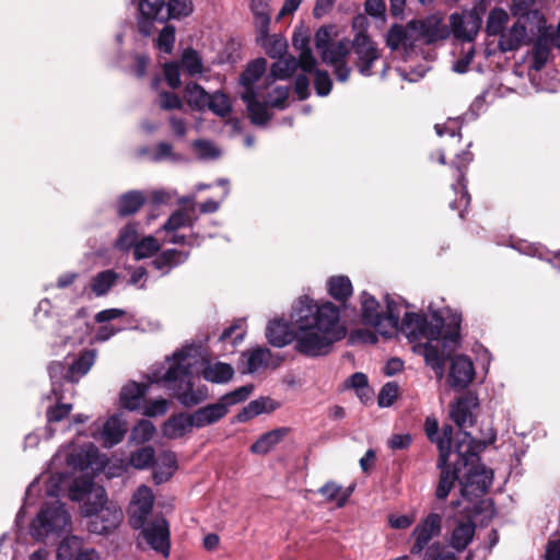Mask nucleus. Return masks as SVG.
Instances as JSON below:
<instances>
[{"mask_svg":"<svg viewBox=\"0 0 560 560\" xmlns=\"http://www.w3.org/2000/svg\"><path fill=\"white\" fill-rule=\"evenodd\" d=\"M477 407V396L467 393L451 406V418L460 430L471 427L475 422L472 410Z\"/></svg>","mask_w":560,"mask_h":560,"instance_id":"14","label":"nucleus"},{"mask_svg":"<svg viewBox=\"0 0 560 560\" xmlns=\"http://www.w3.org/2000/svg\"><path fill=\"white\" fill-rule=\"evenodd\" d=\"M445 325L444 318L434 312L430 319L423 314L406 313L401 329L408 338L416 340L425 338L428 342L423 345V357L425 363L435 372L438 377H443L445 361L448 357L444 350H440L438 345L432 341H439Z\"/></svg>","mask_w":560,"mask_h":560,"instance_id":"4","label":"nucleus"},{"mask_svg":"<svg viewBox=\"0 0 560 560\" xmlns=\"http://www.w3.org/2000/svg\"><path fill=\"white\" fill-rule=\"evenodd\" d=\"M228 415V409L218 400L208 404L191 412V422L196 429H201L218 423Z\"/></svg>","mask_w":560,"mask_h":560,"instance_id":"17","label":"nucleus"},{"mask_svg":"<svg viewBox=\"0 0 560 560\" xmlns=\"http://www.w3.org/2000/svg\"><path fill=\"white\" fill-rule=\"evenodd\" d=\"M180 65L190 77L200 74L203 70V63L200 55L192 48H186L183 51Z\"/></svg>","mask_w":560,"mask_h":560,"instance_id":"52","label":"nucleus"},{"mask_svg":"<svg viewBox=\"0 0 560 560\" xmlns=\"http://www.w3.org/2000/svg\"><path fill=\"white\" fill-rule=\"evenodd\" d=\"M118 275L114 270L98 272L91 280V290L96 296L105 295L115 284Z\"/></svg>","mask_w":560,"mask_h":560,"instance_id":"46","label":"nucleus"},{"mask_svg":"<svg viewBox=\"0 0 560 560\" xmlns=\"http://www.w3.org/2000/svg\"><path fill=\"white\" fill-rule=\"evenodd\" d=\"M138 242V224L128 223L124 226L115 242V247L122 252H128L130 248H135Z\"/></svg>","mask_w":560,"mask_h":560,"instance_id":"50","label":"nucleus"},{"mask_svg":"<svg viewBox=\"0 0 560 560\" xmlns=\"http://www.w3.org/2000/svg\"><path fill=\"white\" fill-rule=\"evenodd\" d=\"M206 107L213 114L222 118L228 117L232 112V106L229 101V97L220 91H217L213 94L209 95V101L207 102Z\"/></svg>","mask_w":560,"mask_h":560,"instance_id":"49","label":"nucleus"},{"mask_svg":"<svg viewBox=\"0 0 560 560\" xmlns=\"http://www.w3.org/2000/svg\"><path fill=\"white\" fill-rule=\"evenodd\" d=\"M386 45L390 50H397L404 47L406 50L413 49V39L409 32V22L406 26L394 24L387 32Z\"/></svg>","mask_w":560,"mask_h":560,"instance_id":"30","label":"nucleus"},{"mask_svg":"<svg viewBox=\"0 0 560 560\" xmlns=\"http://www.w3.org/2000/svg\"><path fill=\"white\" fill-rule=\"evenodd\" d=\"M96 358L94 349H85L79 353L70 363H68L69 383H77L93 366Z\"/></svg>","mask_w":560,"mask_h":560,"instance_id":"22","label":"nucleus"},{"mask_svg":"<svg viewBox=\"0 0 560 560\" xmlns=\"http://www.w3.org/2000/svg\"><path fill=\"white\" fill-rule=\"evenodd\" d=\"M476 524L471 520L457 521L448 538V545L457 552H463L472 541Z\"/></svg>","mask_w":560,"mask_h":560,"instance_id":"19","label":"nucleus"},{"mask_svg":"<svg viewBox=\"0 0 560 560\" xmlns=\"http://www.w3.org/2000/svg\"><path fill=\"white\" fill-rule=\"evenodd\" d=\"M145 197L139 190H131L118 199V208L117 213L119 217H128L140 210V208L144 205Z\"/></svg>","mask_w":560,"mask_h":560,"instance_id":"39","label":"nucleus"},{"mask_svg":"<svg viewBox=\"0 0 560 560\" xmlns=\"http://www.w3.org/2000/svg\"><path fill=\"white\" fill-rule=\"evenodd\" d=\"M436 466L440 469V477L435 489V498L443 501L448 497L451 490L454 488L455 482H460L462 467L459 457H457V460L454 463L444 460L443 465L440 462V457H438Z\"/></svg>","mask_w":560,"mask_h":560,"instance_id":"12","label":"nucleus"},{"mask_svg":"<svg viewBox=\"0 0 560 560\" xmlns=\"http://www.w3.org/2000/svg\"><path fill=\"white\" fill-rule=\"evenodd\" d=\"M195 424L191 422V413H178L172 416L163 425V434L168 439H178L191 431Z\"/></svg>","mask_w":560,"mask_h":560,"instance_id":"28","label":"nucleus"},{"mask_svg":"<svg viewBox=\"0 0 560 560\" xmlns=\"http://www.w3.org/2000/svg\"><path fill=\"white\" fill-rule=\"evenodd\" d=\"M192 12L190 0H168L165 10V21L168 19H180Z\"/></svg>","mask_w":560,"mask_h":560,"instance_id":"56","label":"nucleus"},{"mask_svg":"<svg viewBox=\"0 0 560 560\" xmlns=\"http://www.w3.org/2000/svg\"><path fill=\"white\" fill-rule=\"evenodd\" d=\"M293 47L300 52V68L304 72H312L317 65L310 48V37L302 34H294L292 38Z\"/></svg>","mask_w":560,"mask_h":560,"instance_id":"31","label":"nucleus"},{"mask_svg":"<svg viewBox=\"0 0 560 560\" xmlns=\"http://www.w3.org/2000/svg\"><path fill=\"white\" fill-rule=\"evenodd\" d=\"M165 0H141L139 12L150 16H159L160 22H165Z\"/></svg>","mask_w":560,"mask_h":560,"instance_id":"58","label":"nucleus"},{"mask_svg":"<svg viewBox=\"0 0 560 560\" xmlns=\"http://www.w3.org/2000/svg\"><path fill=\"white\" fill-rule=\"evenodd\" d=\"M154 448L144 446L131 454L130 463L137 469H145L154 464Z\"/></svg>","mask_w":560,"mask_h":560,"instance_id":"57","label":"nucleus"},{"mask_svg":"<svg viewBox=\"0 0 560 560\" xmlns=\"http://www.w3.org/2000/svg\"><path fill=\"white\" fill-rule=\"evenodd\" d=\"M196 218H194L187 209H178L174 211L166 222L163 224L162 230L166 232H176L180 228H192Z\"/></svg>","mask_w":560,"mask_h":560,"instance_id":"45","label":"nucleus"},{"mask_svg":"<svg viewBox=\"0 0 560 560\" xmlns=\"http://www.w3.org/2000/svg\"><path fill=\"white\" fill-rule=\"evenodd\" d=\"M423 560H457L454 552L448 551L440 542H434L427 548Z\"/></svg>","mask_w":560,"mask_h":560,"instance_id":"63","label":"nucleus"},{"mask_svg":"<svg viewBox=\"0 0 560 560\" xmlns=\"http://www.w3.org/2000/svg\"><path fill=\"white\" fill-rule=\"evenodd\" d=\"M58 558L68 560H100L94 549L82 550V539L78 536L65 538L58 548Z\"/></svg>","mask_w":560,"mask_h":560,"instance_id":"16","label":"nucleus"},{"mask_svg":"<svg viewBox=\"0 0 560 560\" xmlns=\"http://www.w3.org/2000/svg\"><path fill=\"white\" fill-rule=\"evenodd\" d=\"M257 34V42L265 49L266 54L273 59H278L284 55L288 48V43L281 35L269 36V31L262 36L261 33Z\"/></svg>","mask_w":560,"mask_h":560,"instance_id":"36","label":"nucleus"},{"mask_svg":"<svg viewBox=\"0 0 560 560\" xmlns=\"http://www.w3.org/2000/svg\"><path fill=\"white\" fill-rule=\"evenodd\" d=\"M267 69V61L260 57L248 63L240 77V84L244 91H256L255 83L262 77Z\"/></svg>","mask_w":560,"mask_h":560,"instance_id":"33","label":"nucleus"},{"mask_svg":"<svg viewBox=\"0 0 560 560\" xmlns=\"http://www.w3.org/2000/svg\"><path fill=\"white\" fill-rule=\"evenodd\" d=\"M81 514L88 518L89 532L97 535L112 533L124 517L121 509L107 500L106 490L103 487L95 490L94 500L89 499L82 504Z\"/></svg>","mask_w":560,"mask_h":560,"instance_id":"6","label":"nucleus"},{"mask_svg":"<svg viewBox=\"0 0 560 560\" xmlns=\"http://www.w3.org/2000/svg\"><path fill=\"white\" fill-rule=\"evenodd\" d=\"M258 95L259 93L257 91H243L241 93V98L246 104V109L252 124L264 126L270 119V115L267 110L268 102H259L257 100Z\"/></svg>","mask_w":560,"mask_h":560,"instance_id":"21","label":"nucleus"},{"mask_svg":"<svg viewBox=\"0 0 560 560\" xmlns=\"http://www.w3.org/2000/svg\"><path fill=\"white\" fill-rule=\"evenodd\" d=\"M453 35L465 42H472L480 28V19L475 14L462 15L453 13L450 16Z\"/></svg>","mask_w":560,"mask_h":560,"instance_id":"15","label":"nucleus"},{"mask_svg":"<svg viewBox=\"0 0 560 560\" xmlns=\"http://www.w3.org/2000/svg\"><path fill=\"white\" fill-rule=\"evenodd\" d=\"M148 386L137 382H130L125 385L120 392L121 406L128 410H137L147 394Z\"/></svg>","mask_w":560,"mask_h":560,"instance_id":"26","label":"nucleus"},{"mask_svg":"<svg viewBox=\"0 0 560 560\" xmlns=\"http://www.w3.org/2000/svg\"><path fill=\"white\" fill-rule=\"evenodd\" d=\"M190 256L189 252L170 248L160 252L151 261L152 266L162 271L163 276L168 275L174 268L185 264Z\"/></svg>","mask_w":560,"mask_h":560,"instance_id":"20","label":"nucleus"},{"mask_svg":"<svg viewBox=\"0 0 560 560\" xmlns=\"http://www.w3.org/2000/svg\"><path fill=\"white\" fill-rule=\"evenodd\" d=\"M293 336L288 323L270 322L266 337L269 343L282 348L295 340V350L305 357L326 355L335 342L345 338L347 330L340 323L339 308L331 302L320 305L307 298L301 299L292 313Z\"/></svg>","mask_w":560,"mask_h":560,"instance_id":"1","label":"nucleus"},{"mask_svg":"<svg viewBox=\"0 0 560 560\" xmlns=\"http://www.w3.org/2000/svg\"><path fill=\"white\" fill-rule=\"evenodd\" d=\"M409 32L415 47L445 40L451 34L448 26L443 24V19L439 14L409 21Z\"/></svg>","mask_w":560,"mask_h":560,"instance_id":"8","label":"nucleus"},{"mask_svg":"<svg viewBox=\"0 0 560 560\" xmlns=\"http://www.w3.org/2000/svg\"><path fill=\"white\" fill-rule=\"evenodd\" d=\"M460 324H462V315L459 313L453 312L447 317L446 330L442 336L443 339V348L445 349L448 343L457 345L460 338Z\"/></svg>","mask_w":560,"mask_h":560,"instance_id":"51","label":"nucleus"},{"mask_svg":"<svg viewBox=\"0 0 560 560\" xmlns=\"http://www.w3.org/2000/svg\"><path fill=\"white\" fill-rule=\"evenodd\" d=\"M126 432V424L117 416H112L105 422L103 428V445L105 447H112L118 444L120 441H122Z\"/></svg>","mask_w":560,"mask_h":560,"instance_id":"34","label":"nucleus"},{"mask_svg":"<svg viewBox=\"0 0 560 560\" xmlns=\"http://www.w3.org/2000/svg\"><path fill=\"white\" fill-rule=\"evenodd\" d=\"M442 528V516L438 513H430L413 529L415 542L410 549L412 555H420L431 539L439 536Z\"/></svg>","mask_w":560,"mask_h":560,"instance_id":"11","label":"nucleus"},{"mask_svg":"<svg viewBox=\"0 0 560 560\" xmlns=\"http://www.w3.org/2000/svg\"><path fill=\"white\" fill-rule=\"evenodd\" d=\"M154 504L152 490L141 486L133 493L129 505V524L135 529H142L141 535L148 545L164 557L170 555V529L166 520L162 516L155 517L147 523Z\"/></svg>","mask_w":560,"mask_h":560,"instance_id":"3","label":"nucleus"},{"mask_svg":"<svg viewBox=\"0 0 560 560\" xmlns=\"http://www.w3.org/2000/svg\"><path fill=\"white\" fill-rule=\"evenodd\" d=\"M161 248L160 242L154 236H145L138 241L133 248V257L141 260L156 254Z\"/></svg>","mask_w":560,"mask_h":560,"instance_id":"53","label":"nucleus"},{"mask_svg":"<svg viewBox=\"0 0 560 560\" xmlns=\"http://www.w3.org/2000/svg\"><path fill=\"white\" fill-rule=\"evenodd\" d=\"M47 371L51 381V393L57 400H61L63 398L61 386L63 382H69L68 363L52 361L49 363Z\"/></svg>","mask_w":560,"mask_h":560,"instance_id":"35","label":"nucleus"},{"mask_svg":"<svg viewBox=\"0 0 560 560\" xmlns=\"http://www.w3.org/2000/svg\"><path fill=\"white\" fill-rule=\"evenodd\" d=\"M398 395V385L394 382L386 383L380 390L377 402L380 407H389Z\"/></svg>","mask_w":560,"mask_h":560,"instance_id":"64","label":"nucleus"},{"mask_svg":"<svg viewBox=\"0 0 560 560\" xmlns=\"http://www.w3.org/2000/svg\"><path fill=\"white\" fill-rule=\"evenodd\" d=\"M352 291V283L347 276H335L328 280V293L340 303H345Z\"/></svg>","mask_w":560,"mask_h":560,"instance_id":"40","label":"nucleus"},{"mask_svg":"<svg viewBox=\"0 0 560 560\" xmlns=\"http://www.w3.org/2000/svg\"><path fill=\"white\" fill-rule=\"evenodd\" d=\"M155 433V427L149 420H141L131 431V439L137 443L150 441Z\"/></svg>","mask_w":560,"mask_h":560,"instance_id":"61","label":"nucleus"},{"mask_svg":"<svg viewBox=\"0 0 560 560\" xmlns=\"http://www.w3.org/2000/svg\"><path fill=\"white\" fill-rule=\"evenodd\" d=\"M453 441V427L445 424L442 428V434L436 438V446L439 450L440 462L443 465L444 460H448L451 455V447Z\"/></svg>","mask_w":560,"mask_h":560,"instance_id":"55","label":"nucleus"},{"mask_svg":"<svg viewBox=\"0 0 560 560\" xmlns=\"http://www.w3.org/2000/svg\"><path fill=\"white\" fill-rule=\"evenodd\" d=\"M98 464V448L88 443L72 452L68 457V465L78 470H85Z\"/></svg>","mask_w":560,"mask_h":560,"instance_id":"23","label":"nucleus"},{"mask_svg":"<svg viewBox=\"0 0 560 560\" xmlns=\"http://www.w3.org/2000/svg\"><path fill=\"white\" fill-rule=\"evenodd\" d=\"M279 407V404L269 397H259L248 402L237 415V422H247L248 420L266 412H272Z\"/></svg>","mask_w":560,"mask_h":560,"instance_id":"25","label":"nucleus"},{"mask_svg":"<svg viewBox=\"0 0 560 560\" xmlns=\"http://www.w3.org/2000/svg\"><path fill=\"white\" fill-rule=\"evenodd\" d=\"M526 27L520 22L514 23L508 31L501 34L499 48L501 51H513L518 49L526 37Z\"/></svg>","mask_w":560,"mask_h":560,"instance_id":"27","label":"nucleus"},{"mask_svg":"<svg viewBox=\"0 0 560 560\" xmlns=\"http://www.w3.org/2000/svg\"><path fill=\"white\" fill-rule=\"evenodd\" d=\"M270 0H252L250 11L254 15V24L256 33H261L262 36L269 31L270 25Z\"/></svg>","mask_w":560,"mask_h":560,"instance_id":"37","label":"nucleus"},{"mask_svg":"<svg viewBox=\"0 0 560 560\" xmlns=\"http://www.w3.org/2000/svg\"><path fill=\"white\" fill-rule=\"evenodd\" d=\"M361 313L363 322L373 326L384 337H390V331L382 328V313L378 311L380 303L366 292L361 296Z\"/></svg>","mask_w":560,"mask_h":560,"instance_id":"18","label":"nucleus"},{"mask_svg":"<svg viewBox=\"0 0 560 560\" xmlns=\"http://www.w3.org/2000/svg\"><path fill=\"white\" fill-rule=\"evenodd\" d=\"M189 349H182L172 357V363L163 375V381L174 390L175 398L185 407L205 401L209 392L207 386L194 388L191 366L194 364Z\"/></svg>","mask_w":560,"mask_h":560,"instance_id":"5","label":"nucleus"},{"mask_svg":"<svg viewBox=\"0 0 560 560\" xmlns=\"http://www.w3.org/2000/svg\"><path fill=\"white\" fill-rule=\"evenodd\" d=\"M209 95L210 94L196 82H189L185 86V98L192 109H205L207 102L209 101Z\"/></svg>","mask_w":560,"mask_h":560,"instance_id":"43","label":"nucleus"},{"mask_svg":"<svg viewBox=\"0 0 560 560\" xmlns=\"http://www.w3.org/2000/svg\"><path fill=\"white\" fill-rule=\"evenodd\" d=\"M398 308V304L389 296H386V313H382V328L390 331V337L399 326L400 314Z\"/></svg>","mask_w":560,"mask_h":560,"instance_id":"48","label":"nucleus"},{"mask_svg":"<svg viewBox=\"0 0 560 560\" xmlns=\"http://www.w3.org/2000/svg\"><path fill=\"white\" fill-rule=\"evenodd\" d=\"M315 74L314 78V88L319 96H327L332 88V82L329 77V73L325 70H319L314 68V70L311 72Z\"/></svg>","mask_w":560,"mask_h":560,"instance_id":"62","label":"nucleus"},{"mask_svg":"<svg viewBox=\"0 0 560 560\" xmlns=\"http://www.w3.org/2000/svg\"><path fill=\"white\" fill-rule=\"evenodd\" d=\"M71 518L66 506L60 501L46 503L31 524V534L37 540H43L51 533L69 532Z\"/></svg>","mask_w":560,"mask_h":560,"instance_id":"7","label":"nucleus"},{"mask_svg":"<svg viewBox=\"0 0 560 560\" xmlns=\"http://www.w3.org/2000/svg\"><path fill=\"white\" fill-rule=\"evenodd\" d=\"M474 161V154L467 149L456 154L455 159L452 161L451 165L456 171V185L453 184V188L456 189V186L462 188V196L466 198V202L469 201V196L466 189V173L468 170V165Z\"/></svg>","mask_w":560,"mask_h":560,"instance_id":"32","label":"nucleus"},{"mask_svg":"<svg viewBox=\"0 0 560 560\" xmlns=\"http://www.w3.org/2000/svg\"><path fill=\"white\" fill-rule=\"evenodd\" d=\"M509 21L508 13L501 8H494L489 12L486 32L489 36H500L504 32L505 25Z\"/></svg>","mask_w":560,"mask_h":560,"instance_id":"44","label":"nucleus"},{"mask_svg":"<svg viewBox=\"0 0 560 560\" xmlns=\"http://www.w3.org/2000/svg\"><path fill=\"white\" fill-rule=\"evenodd\" d=\"M300 68V59L294 56L280 57L271 65L270 75L273 80L290 78Z\"/></svg>","mask_w":560,"mask_h":560,"instance_id":"41","label":"nucleus"},{"mask_svg":"<svg viewBox=\"0 0 560 560\" xmlns=\"http://www.w3.org/2000/svg\"><path fill=\"white\" fill-rule=\"evenodd\" d=\"M350 52V42L341 39L332 43L319 51L322 61L334 67V72L338 81L346 82L349 79L351 69L347 63V56Z\"/></svg>","mask_w":560,"mask_h":560,"instance_id":"10","label":"nucleus"},{"mask_svg":"<svg viewBox=\"0 0 560 560\" xmlns=\"http://www.w3.org/2000/svg\"><path fill=\"white\" fill-rule=\"evenodd\" d=\"M101 486L94 485L91 479H77L69 490V498L72 501L80 502L88 495V500H94L95 490Z\"/></svg>","mask_w":560,"mask_h":560,"instance_id":"47","label":"nucleus"},{"mask_svg":"<svg viewBox=\"0 0 560 560\" xmlns=\"http://www.w3.org/2000/svg\"><path fill=\"white\" fill-rule=\"evenodd\" d=\"M475 377V368L471 360L464 354L452 359L450 368V385L454 389L466 388Z\"/></svg>","mask_w":560,"mask_h":560,"instance_id":"13","label":"nucleus"},{"mask_svg":"<svg viewBox=\"0 0 560 560\" xmlns=\"http://www.w3.org/2000/svg\"><path fill=\"white\" fill-rule=\"evenodd\" d=\"M350 49H352L355 56L354 66L359 73L364 77H371L374 63L381 58L376 44L370 36L360 31L351 40Z\"/></svg>","mask_w":560,"mask_h":560,"instance_id":"9","label":"nucleus"},{"mask_svg":"<svg viewBox=\"0 0 560 560\" xmlns=\"http://www.w3.org/2000/svg\"><path fill=\"white\" fill-rule=\"evenodd\" d=\"M177 468V459L174 452L163 451L156 459V467L153 472L155 483L167 481Z\"/></svg>","mask_w":560,"mask_h":560,"instance_id":"29","label":"nucleus"},{"mask_svg":"<svg viewBox=\"0 0 560 560\" xmlns=\"http://www.w3.org/2000/svg\"><path fill=\"white\" fill-rule=\"evenodd\" d=\"M254 386L252 384L241 386L230 393L224 394L218 400L221 402L225 409H230V407L245 401L249 395L253 393Z\"/></svg>","mask_w":560,"mask_h":560,"instance_id":"54","label":"nucleus"},{"mask_svg":"<svg viewBox=\"0 0 560 560\" xmlns=\"http://www.w3.org/2000/svg\"><path fill=\"white\" fill-rule=\"evenodd\" d=\"M270 357L271 353L266 348H257L250 351L247 358V371L249 373L258 371L268 363Z\"/></svg>","mask_w":560,"mask_h":560,"instance_id":"59","label":"nucleus"},{"mask_svg":"<svg viewBox=\"0 0 560 560\" xmlns=\"http://www.w3.org/2000/svg\"><path fill=\"white\" fill-rule=\"evenodd\" d=\"M494 440L495 435H492L488 442L477 441L470 433L463 431L462 438L456 443L455 452L459 457L462 471L464 470L460 479V493L469 501L483 495L492 485L493 472L479 463L478 453Z\"/></svg>","mask_w":560,"mask_h":560,"instance_id":"2","label":"nucleus"},{"mask_svg":"<svg viewBox=\"0 0 560 560\" xmlns=\"http://www.w3.org/2000/svg\"><path fill=\"white\" fill-rule=\"evenodd\" d=\"M234 369L231 364L224 362L209 363L202 370V377L211 383H228L233 378Z\"/></svg>","mask_w":560,"mask_h":560,"instance_id":"38","label":"nucleus"},{"mask_svg":"<svg viewBox=\"0 0 560 560\" xmlns=\"http://www.w3.org/2000/svg\"><path fill=\"white\" fill-rule=\"evenodd\" d=\"M244 320L237 319L232 325L226 327L219 337L220 342H225L232 339V346H236L243 341L245 331L243 329Z\"/></svg>","mask_w":560,"mask_h":560,"instance_id":"60","label":"nucleus"},{"mask_svg":"<svg viewBox=\"0 0 560 560\" xmlns=\"http://www.w3.org/2000/svg\"><path fill=\"white\" fill-rule=\"evenodd\" d=\"M290 432L291 429L288 427L270 430L261 434L257 441L252 444L250 452L253 454L265 455L269 453L276 445H278Z\"/></svg>","mask_w":560,"mask_h":560,"instance_id":"24","label":"nucleus"},{"mask_svg":"<svg viewBox=\"0 0 560 560\" xmlns=\"http://www.w3.org/2000/svg\"><path fill=\"white\" fill-rule=\"evenodd\" d=\"M353 491L352 487L342 489L335 481H328L319 488L318 492L329 502L336 501L339 508L343 506Z\"/></svg>","mask_w":560,"mask_h":560,"instance_id":"42","label":"nucleus"}]
</instances>
